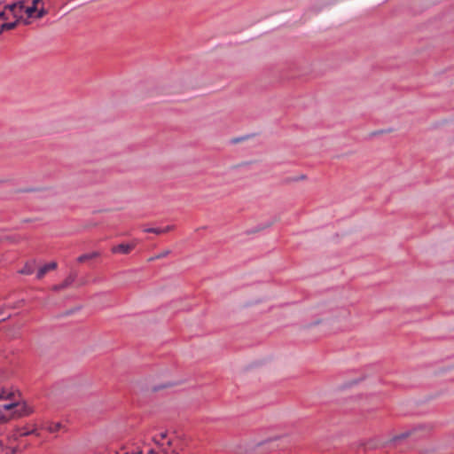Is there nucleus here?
Listing matches in <instances>:
<instances>
[{"label":"nucleus","mask_w":454,"mask_h":454,"mask_svg":"<svg viewBox=\"0 0 454 454\" xmlns=\"http://www.w3.org/2000/svg\"><path fill=\"white\" fill-rule=\"evenodd\" d=\"M427 434V428L424 425H419L412 427L411 428L407 429L399 434L394 435L387 441V443L393 444L395 446H397L399 443L404 441H407L408 443H413L426 437Z\"/></svg>","instance_id":"f257e3e1"},{"label":"nucleus","mask_w":454,"mask_h":454,"mask_svg":"<svg viewBox=\"0 0 454 454\" xmlns=\"http://www.w3.org/2000/svg\"><path fill=\"white\" fill-rule=\"evenodd\" d=\"M142 450L139 449V447H137L136 449L132 450L131 451H127L124 454H142Z\"/></svg>","instance_id":"4be33fe9"},{"label":"nucleus","mask_w":454,"mask_h":454,"mask_svg":"<svg viewBox=\"0 0 454 454\" xmlns=\"http://www.w3.org/2000/svg\"><path fill=\"white\" fill-rule=\"evenodd\" d=\"M62 425L61 423L58 422V423H52L48 427H47V430L50 432V433H56L58 432L60 428H61Z\"/></svg>","instance_id":"f3484780"},{"label":"nucleus","mask_w":454,"mask_h":454,"mask_svg":"<svg viewBox=\"0 0 454 454\" xmlns=\"http://www.w3.org/2000/svg\"><path fill=\"white\" fill-rule=\"evenodd\" d=\"M24 9H25V12H26V14H27V16L28 18H32V17H34V14H35V13L36 12V11H37V7H35V6H32V5H31V6H28V7H26V8H24Z\"/></svg>","instance_id":"a211bd4d"},{"label":"nucleus","mask_w":454,"mask_h":454,"mask_svg":"<svg viewBox=\"0 0 454 454\" xmlns=\"http://www.w3.org/2000/svg\"><path fill=\"white\" fill-rule=\"evenodd\" d=\"M384 133L383 130H380V131H376V132H373L372 135H380V134H382Z\"/></svg>","instance_id":"cd10ccee"},{"label":"nucleus","mask_w":454,"mask_h":454,"mask_svg":"<svg viewBox=\"0 0 454 454\" xmlns=\"http://www.w3.org/2000/svg\"><path fill=\"white\" fill-rule=\"evenodd\" d=\"M17 7H19L20 10H23L25 8V1L20 0L10 4H6L4 5V10H9L13 13L14 17H17V14L15 13V10Z\"/></svg>","instance_id":"1a4fd4ad"},{"label":"nucleus","mask_w":454,"mask_h":454,"mask_svg":"<svg viewBox=\"0 0 454 454\" xmlns=\"http://www.w3.org/2000/svg\"><path fill=\"white\" fill-rule=\"evenodd\" d=\"M307 179V176L302 174V175H300L298 176H294V177H287L284 180V183L285 184H290L292 182H298V181H302V180H305Z\"/></svg>","instance_id":"2eb2a0df"},{"label":"nucleus","mask_w":454,"mask_h":454,"mask_svg":"<svg viewBox=\"0 0 454 454\" xmlns=\"http://www.w3.org/2000/svg\"><path fill=\"white\" fill-rule=\"evenodd\" d=\"M33 409L30 406H28L25 401L22 403L20 402L19 407L15 408V410L12 412L10 418L26 417L33 413Z\"/></svg>","instance_id":"f03ea898"},{"label":"nucleus","mask_w":454,"mask_h":454,"mask_svg":"<svg viewBox=\"0 0 454 454\" xmlns=\"http://www.w3.org/2000/svg\"><path fill=\"white\" fill-rule=\"evenodd\" d=\"M251 136H246V137H237V138H234L231 140V143L232 144H237L239 142H241V141H244L245 139L250 137Z\"/></svg>","instance_id":"412c9836"},{"label":"nucleus","mask_w":454,"mask_h":454,"mask_svg":"<svg viewBox=\"0 0 454 454\" xmlns=\"http://www.w3.org/2000/svg\"><path fill=\"white\" fill-rule=\"evenodd\" d=\"M16 396V393L13 390L3 387L0 390V400H12Z\"/></svg>","instance_id":"f8f14e48"},{"label":"nucleus","mask_w":454,"mask_h":454,"mask_svg":"<svg viewBox=\"0 0 454 454\" xmlns=\"http://www.w3.org/2000/svg\"><path fill=\"white\" fill-rule=\"evenodd\" d=\"M160 440L165 439V438L167 437V433H166V432H164V433H160Z\"/></svg>","instance_id":"bb28decb"},{"label":"nucleus","mask_w":454,"mask_h":454,"mask_svg":"<svg viewBox=\"0 0 454 454\" xmlns=\"http://www.w3.org/2000/svg\"><path fill=\"white\" fill-rule=\"evenodd\" d=\"M136 247H137L136 242L121 243L119 245L112 247L111 252L113 254H129Z\"/></svg>","instance_id":"20e7f679"},{"label":"nucleus","mask_w":454,"mask_h":454,"mask_svg":"<svg viewBox=\"0 0 454 454\" xmlns=\"http://www.w3.org/2000/svg\"><path fill=\"white\" fill-rule=\"evenodd\" d=\"M21 19H22V17L20 16L15 21L3 23L1 25V30L6 31V30H12V29L16 28Z\"/></svg>","instance_id":"ddd939ff"},{"label":"nucleus","mask_w":454,"mask_h":454,"mask_svg":"<svg viewBox=\"0 0 454 454\" xmlns=\"http://www.w3.org/2000/svg\"><path fill=\"white\" fill-rule=\"evenodd\" d=\"M43 188H36V187H29V188H24V189H18L15 191L16 193H28V192H36L42 191Z\"/></svg>","instance_id":"dca6fc26"},{"label":"nucleus","mask_w":454,"mask_h":454,"mask_svg":"<svg viewBox=\"0 0 454 454\" xmlns=\"http://www.w3.org/2000/svg\"><path fill=\"white\" fill-rule=\"evenodd\" d=\"M57 268V262H51L49 263H46L44 264L43 266H42L41 268H39L37 273H36V278L38 279H41L44 277V275L49 271V270H55Z\"/></svg>","instance_id":"423d86ee"},{"label":"nucleus","mask_w":454,"mask_h":454,"mask_svg":"<svg viewBox=\"0 0 454 454\" xmlns=\"http://www.w3.org/2000/svg\"><path fill=\"white\" fill-rule=\"evenodd\" d=\"M6 10H3L2 12H0V20H7L9 19V16L7 15Z\"/></svg>","instance_id":"5701e85b"},{"label":"nucleus","mask_w":454,"mask_h":454,"mask_svg":"<svg viewBox=\"0 0 454 454\" xmlns=\"http://www.w3.org/2000/svg\"><path fill=\"white\" fill-rule=\"evenodd\" d=\"M47 13H48V11L45 8L42 7L41 9H37L36 14L35 17L36 19H41V18L44 17Z\"/></svg>","instance_id":"6ab92c4d"},{"label":"nucleus","mask_w":454,"mask_h":454,"mask_svg":"<svg viewBox=\"0 0 454 454\" xmlns=\"http://www.w3.org/2000/svg\"><path fill=\"white\" fill-rule=\"evenodd\" d=\"M9 317H10V316L3 317V314H0V323L5 321Z\"/></svg>","instance_id":"a878e982"},{"label":"nucleus","mask_w":454,"mask_h":454,"mask_svg":"<svg viewBox=\"0 0 454 454\" xmlns=\"http://www.w3.org/2000/svg\"><path fill=\"white\" fill-rule=\"evenodd\" d=\"M73 310H68L65 313V315H70L72 313Z\"/></svg>","instance_id":"c756f323"},{"label":"nucleus","mask_w":454,"mask_h":454,"mask_svg":"<svg viewBox=\"0 0 454 454\" xmlns=\"http://www.w3.org/2000/svg\"><path fill=\"white\" fill-rule=\"evenodd\" d=\"M10 418L6 417L5 415L0 414V424H4L9 421Z\"/></svg>","instance_id":"b1692460"},{"label":"nucleus","mask_w":454,"mask_h":454,"mask_svg":"<svg viewBox=\"0 0 454 454\" xmlns=\"http://www.w3.org/2000/svg\"><path fill=\"white\" fill-rule=\"evenodd\" d=\"M78 274L76 271L72 270L69 275L64 279L63 282L58 285H54L51 287L52 291L59 292L70 286L76 279Z\"/></svg>","instance_id":"7ed1b4c3"},{"label":"nucleus","mask_w":454,"mask_h":454,"mask_svg":"<svg viewBox=\"0 0 454 454\" xmlns=\"http://www.w3.org/2000/svg\"><path fill=\"white\" fill-rule=\"evenodd\" d=\"M100 256V253L98 252V251H94V252H91V253H88V254H83L82 255H80L78 258H77V262H80V263H83L89 260H91V259H95V258H98Z\"/></svg>","instance_id":"9d476101"},{"label":"nucleus","mask_w":454,"mask_h":454,"mask_svg":"<svg viewBox=\"0 0 454 454\" xmlns=\"http://www.w3.org/2000/svg\"><path fill=\"white\" fill-rule=\"evenodd\" d=\"M30 434H35L36 436L39 435L36 429L27 430L26 427H17L16 434H14V436L17 438V437L27 436Z\"/></svg>","instance_id":"6e6552de"},{"label":"nucleus","mask_w":454,"mask_h":454,"mask_svg":"<svg viewBox=\"0 0 454 454\" xmlns=\"http://www.w3.org/2000/svg\"><path fill=\"white\" fill-rule=\"evenodd\" d=\"M0 314H4V309H0Z\"/></svg>","instance_id":"473e14b6"},{"label":"nucleus","mask_w":454,"mask_h":454,"mask_svg":"<svg viewBox=\"0 0 454 454\" xmlns=\"http://www.w3.org/2000/svg\"><path fill=\"white\" fill-rule=\"evenodd\" d=\"M42 2H43V0H33V1H32V6H35V7H37V4H38L39 3H42Z\"/></svg>","instance_id":"393cba45"},{"label":"nucleus","mask_w":454,"mask_h":454,"mask_svg":"<svg viewBox=\"0 0 454 454\" xmlns=\"http://www.w3.org/2000/svg\"><path fill=\"white\" fill-rule=\"evenodd\" d=\"M160 388V387H155L153 388V390H154V391H157V390H159Z\"/></svg>","instance_id":"7c9ffc66"},{"label":"nucleus","mask_w":454,"mask_h":454,"mask_svg":"<svg viewBox=\"0 0 454 454\" xmlns=\"http://www.w3.org/2000/svg\"><path fill=\"white\" fill-rule=\"evenodd\" d=\"M172 229H173V226L168 225L163 229H161V228H148L145 231L148 232V233H154V234L160 235V234L166 233Z\"/></svg>","instance_id":"4468645a"},{"label":"nucleus","mask_w":454,"mask_h":454,"mask_svg":"<svg viewBox=\"0 0 454 454\" xmlns=\"http://www.w3.org/2000/svg\"><path fill=\"white\" fill-rule=\"evenodd\" d=\"M20 400V394L18 393V396H14V399L10 400L11 402L9 403H5V404L0 406V411L2 410L13 411L15 410V408L19 407Z\"/></svg>","instance_id":"0eeeda50"},{"label":"nucleus","mask_w":454,"mask_h":454,"mask_svg":"<svg viewBox=\"0 0 454 454\" xmlns=\"http://www.w3.org/2000/svg\"><path fill=\"white\" fill-rule=\"evenodd\" d=\"M169 253H170V251H169V250L163 251L162 253H160V254H157L156 256H154V257H151V258L149 259V261H153V260H155V259H160V258H163V257L167 256Z\"/></svg>","instance_id":"aec40b11"},{"label":"nucleus","mask_w":454,"mask_h":454,"mask_svg":"<svg viewBox=\"0 0 454 454\" xmlns=\"http://www.w3.org/2000/svg\"><path fill=\"white\" fill-rule=\"evenodd\" d=\"M148 454H157V452L154 450L151 449L149 450Z\"/></svg>","instance_id":"c85d7f7f"},{"label":"nucleus","mask_w":454,"mask_h":454,"mask_svg":"<svg viewBox=\"0 0 454 454\" xmlns=\"http://www.w3.org/2000/svg\"><path fill=\"white\" fill-rule=\"evenodd\" d=\"M16 452H17L16 449H13L12 451V454H15Z\"/></svg>","instance_id":"2f4dec72"},{"label":"nucleus","mask_w":454,"mask_h":454,"mask_svg":"<svg viewBox=\"0 0 454 454\" xmlns=\"http://www.w3.org/2000/svg\"><path fill=\"white\" fill-rule=\"evenodd\" d=\"M386 444H388L387 442L386 443H383L379 439L372 438V439H370V440H368L366 442H361L359 444V446L363 447L364 451H367V450H376V449H379L380 447H384Z\"/></svg>","instance_id":"39448f33"},{"label":"nucleus","mask_w":454,"mask_h":454,"mask_svg":"<svg viewBox=\"0 0 454 454\" xmlns=\"http://www.w3.org/2000/svg\"><path fill=\"white\" fill-rule=\"evenodd\" d=\"M35 269V261L27 262L25 263L24 267L20 270H19V273L23 274V275H31L32 273H34Z\"/></svg>","instance_id":"9b49d317"},{"label":"nucleus","mask_w":454,"mask_h":454,"mask_svg":"<svg viewBox=\"0 0 454 454\" xmlns=\"http://www.w3.org/2000/svg\"><path fill=\"white\" fill-rule=\"evenodd\" d=\"M2 4V2L0 1V5Z\"/></svg>","instance_id":"72a5a7b5"}]
</instances>
